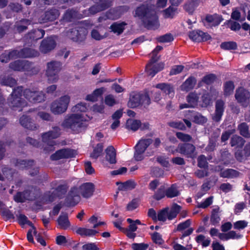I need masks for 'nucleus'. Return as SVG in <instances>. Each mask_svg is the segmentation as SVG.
Masks as SVG:
<instances>
[{"label": "nucleus", "mask_w": 250, "mask_h": 250, "mask_svg": "<svg viewBox=\"0 0 250 250\" xmlns=\"http://www.w3.org/2000/svg\"><path fill=\"white\" fill-rule=\"evenodd\" d=\"M1 85L9 86L11 87L15 86L17 84V81L11 76H7L3 78L1 81Z\"/></svg>", "instance_id": "obj_51"}, {"label": "nucleus", "mask_w": 250, "mask_h": 250, "mask_svg": "<svg viewBox=\"0 0 250 250\" xmlns=\"http://www.w3.org/2000/svg\"><path fill=\"white\" fill-rule=\"evenodd\" d=\"M181 208V206L176 203H173L170 208H169V210L167 211V219L172 220L175 219L180 212Z\"/></svg>", "instance_id": "obj_31"}, {"label": "nucleus", "mask_w": 250, "mask_h": 250, "mask_svg": "<svg viewBox=\"0 0 250 250\" xmlns=\"http://www.w3.org/2000/svg\"><path fill=\"white\" fill-rule=\"evenodd\" d=\"M165 197L166 193L164 186H161L153 195V198L156 201H160Z\"/></svg>", "instance_id": "obj_47"}, {"label": "nucleus", "mask_w": 250, "mask_h": 250, "mask_svg": "<svg viewBox=\"0 0 250 250\" xmlns=\"http://www.w3.org/2000/svg\"><path fill=\"white\" fill-rule=\"evenodd\" d=\"M134 17L141 20L144 27L147 30H155L159 26L158 17L152 6L148 3H142L137 6Z\"/></svg>", "instance_id": "obj_1"}, {"label": "nucleus", "mask_w": 250, "mask_h": 250, "mask_svg": "<svg viewBox=\"0 0 250 250\" xmlns=\"http://www.w3.org/2000/svg\"><path fill=\"white\" fill-rule=\"evenodd\" d=\"M57 222L60 226V228L64 230L67 229L70 226V223L67 214L63 215H60L57 220Z\"/></svg>", "instance_id": "obj_40"}, {"label": "nucleus", "mask_w": 250, "mask_h": 250, "mask_svg": "<svg viewBox=\"0 0 250 250\" xmlns=\"http://www.w3.org/2000/svg\"><path fill=\"white\" fill-rule=\"evenodd\" d=\"M220 208L219 207L212 209L210 217V222L212 226H218L221 220L219 215Z\"/></svg>", "instance_id": "obj_34"}, {"label": "nucleus", "mask_w": 250, "mask_h": 250, "mask_svg": "<svg viewBox=\"0 0 250 250\" xmlns=\"http://www.w3.org/2000/svg\"><path fill=\"white\" fill-rule=\"evenodd\" d=\"M153 140L150 138L143 139L139 141L134 146L133 158L136 161H141L145 158V152L147 148L152 143Z\"/></svg>", "instance_id": "obj_5"}, {"label": "nucleus", "mask_w": 250, "mask_h": 250, "mask_svg": "<svg viewBox=\"0 0 250 250\" xmlns=\"http://www.w3.org/2000/svg\"><path fill=\"white\" fill-rule=\"evenodd\" d=\"M24 60H16L10 62L9 67L10 69L17 71H21L23 70V64Z\"/></svg>", "instance_id": "obj_48"}, {"label": "nucleus", "mask_w": 250, "mask_h": 250, "mask_svg": "<svg viewBox=\"0 0 250 250\" xmlns=\"http://www.w3.org/2000/svg\"><path fill=\"white\" fill-rule=\"evenodd\" d=\"M20 58H27L36 57L39 55L38 51L30 48L25 47L20 50Z\"/></svg>", "instance_id": "obj_28"}, {"label": "nucleus", "mask_w": 250, "mask_h": 250, "mask_svg": "<svg viewBox=\"0 0 250 250\" xmlns=\"http://www.w3.org/2000/svg\"><path fill=\"white\" fill-rule=\"evenodd\" d=\"M221 49L225 50H236L237 48V43L235 42H224L220 44Z\"/></svg>", "instance_id": "obj_52"}, {"label": "nucleus", "mask_w": 250, "mask_h": 250, "mask_svg": "<svg viewBox=\"0 0 250 250\" xmlns=\"http://www.w3.org/2000/svg\"><path fill=\"white\" fill-rule=\"evenodd\" d=\"M80 200V196L78 194V188L72 187L68 191L64 199L65 206L67 207H74Z\"/></svg>", "instance_id": "obj_11"}, {"label": "nucleus", "mask_w": 250, "mask_h": 250, "mask_svg": "<svg viewBox=\"0 0 250 250\" xmlns=\"http://www.w3.org/2000/svg\"><path fill=\"white\" fill-rule=\"evenodd\" d=\"M209 234L211 237L214 238V237L218 238L222 241H228L229 240L240 239L243 237V235L240 233H237L234 230H231L227 233L220 232L219 230L216 228H210L209 231Z\"/></svg>", "instance_id": "obj_6"}, {"label": "nucleus", "mask_w": 250, "mask_h": 250, "mask_svg": "<svg viewBox=\"0 0 250 250\" xmlns=\"http://www.w3.org/2000/svg\"><path fill=\"white\" fill-rule=\"evenodd\" d=\"M68 189L67 183L63 181L62 184L59 185L54 188V191L57 194L58 198L61 199L66 194Z\"/></svg>", "instance_id": "obj_33"}, {"label": "nucleus", "mask_w": 250, "mask_h": 250, "mask_svg": "<svg viewBox=\"0 0 250 250\" xmlns=\"http://www.w3.org/2000/svg\"><path fill=\"white\" fill-rule=\"evenodd\" d=\"M87 34L85 28L78 26L70 29L67 32V36L72 41L79 44H83Z\"/></svg>", "instance_id": "obj_4"}, {"label": "nucleus", "mask_w": 250, "mask_h": 250, "mask_svg": "<svg viewBox=\"0 0 250 250\" xmlns=\"http://www.w3.org/2000/svg\"><path fill=\"white\" fill-rule=\"evenodd\" d=\"M225 109V103L222 99H218L216 101L215 104V111L212 115V120L218 123L222 120Z\"/></svg>", "instance_id": "obj_15"}, {"label": "nucleus", "mask_w": 250, "mask_h": 250, "mask_svg": "<svg viewBox=\"0 0 250 250\" xmlns=\"http://www.w3.org/2000/svg\"><path fill=\"white\" fill-rule=\"evenodd\" d=\"M245 142V140L242 137L234 135L231 138L230 144L231 146H236L237 148L241 149Z\"/></svg>", "instance_id": "obj_35"}, {"label": "nucleus", "mask_w": 250, "mask_h": 250, "mask_svg": "<svg viewBox=\"0 0 250 250\" xmlns=\"http://www.w3.org/2000/svg\"><path fill=\"white\" fill-rule=\"evenodd\" d=\"M198 97L194 93H190L187 97V102L192 107H195L197 104Z\"/></svg>", "instance_id": "obj_55"}, {"label": "nucleus", "mask_w": 250, "mask_h": 250, "mask_svg": "<svg viewBox=\"0 0 250 250\" xmlns=\"http://www.w3.org/2000/svg\"><path fill=\"white\" fill-rule=\"evenodd\" d=\"M208 163L206 157L204 155H200L197 159V166L200 168H206L208 167Z\"/></svg>", "instance_id": "obj_63"}, {"label": "nucleus", "mask_w": 250, "mask_h": 250, "mask_svg": "<svg viewBox=\"0 0 250 250\" xmlns=\"http://www.w3.org/2000/svg\"><path fill=\"white\" fill-rule=\"evenodd\" d=\"M240 172L232 168H227L220 173V176L224 178L233 179L239 177Z\"/></svg>", "instance_id": "obj_27"}, {"label": "nucleus", "mask_w": 250, "mask_h": 250, "mask_svg": "<svg viewBox=\"0 0 250 250\" xmlns=\"http://www.w3.org/2000/svg\"><path fill=\"white\" fill-rule=\"evenodd\" d=\"M105 159L110 164H115L116 163V152L114 147L110 146L105 149Z\"/></svg>", "instance_id": "obj_25"}, {"label": "nucleus", "mask_w": 250, "mask_h": 250, "mask_svg": "<svg viewBox=\"0 0 250 250\" xmlns=\"http://www.w3.org/2000/svg\"><path fill=\"white\" fill-rule=\"evenodd\" d=\"M156 87L160 89L166 95H169L171 93H174V90L172 85L170 84L166 83H158L156 85Z\"/></svg>", "instance_id": "obj_36"}, {"label": "nucleus", "mask_w": 250, "mask_h": 250, "mask_svg": "<svg viewBox=\"0 0 250 250\" xmlns=\"http://www.w3.org/2000/svg\"><path fill=\"white\" fill-rule=\"evenodd\" d=\"M20 123L23 127L29 130H34L37 129L36 124L28 116L23 115L21 117Z\"/></svg>", "instance_id": "obj_23"}, {"label": "nucleus", "mask_w": 250, "mask_h": 250, "mask_svg": "<svg viewBox=\"0 0 250 250\" xmlns=\"http://www.w3.org/2000/svg\"><path fill=\"white\" fill-rule=\"evenodd\" d=\"M222 15L215 14L213 15L208 14L205 17V20L208 23L211 27L218 26L223 21Z\"/></svg>", "instance_id": "obj_24"}, {"label": "nucleus", "mask_w": 250, "mask_h": 250, "mask_svg": "<svg viewBox=\"0 0 250 250\" xmlns=\"http://www.w3.org/2000/svg\"><path fill=\"white\" fill-rule=\"evenodd\" d=\"M77 16V12L73 9H67L63 14V19L67 21L70 22Z\"/></svg>", "instance_id": "obj_50"}, {"label": "nucleus", "mask_w": 250, "mask_h": 250, "mask_svg": "<svg viewBox=\"0 0 250 250\" xmlns=\"http://www.w3.org/2000/svg\"><path fill=\"white\" fill-rule=\"evenodd\" d=\"M151 103V100L147 93H141L133 92L130 95L127 106L131 108H134L144 105L147 107Z\"/></svg>", "instance_id": "obj_3"}, {"label": "nucleus", "mask_w": 250, "mask_h": 250, "mask_svg": "<svg viewBox=\"0 0 250 250\" xmlns=\"http://www.w3.org/2000/svg\"><path fill=\"white\" fill-rule=\"evenodd\" d=\"M218 136H211L208 141V143L205 148V150L207 152H212L217 146V142Z\"/></svg>", "instance_id": "obj_46"}, {"label": "nucleus", "mask_w": 250, "mask_h": 250, "mask_svg": "<svg viewBox=\"0 0 250 250\" xmlns=\"http://www.w3.org/2000/svg\"><path fill=\"white\" fill-rule=\"evenodd\" d=\"M235 86L233 81H228L224 83L223 86L224 95L229 96L231 95L234 89Z\"/></svg>", "instance_id": "obj_41"}, {"label": "nucleus", "mask_w": 250, "mask_h": 250, "mask_svg": "<svg viewBox=\"0 0 250 250\" xmlns=\"http://www.w3.org/2000/svg\"><path fill=\"white\" fill-rule=\"evenodd\" d=\"M196 82V79L194 77H189L182 84L181 89L187 92L190 91L194 87Z\"/></svg>", "instance_id": "obj_30"}, {"label": "nucleus", "mask_w": 250, "mask_h": 250, "mask_svg": "<svg viewBox=\"0 0 250 250\" xmlns=\"http://www.w3.org/2000/svg\"><path fill=\"white\" fill-rule=\"evenodd\" d=\"M131 247L133 250H146L149 247V245L144 243H134L131 244Z\"/></svg>", "instance_id": "obj_64"}, {"label": "nucleus", "mask_w": 250, "mask_h": 250, "mask_svg": "<svg viewBox=\"0 0 250 250\" xmlns=\"http://www.w3.org/2000/svg\"><path fill=\"white\" fill-rule=\"evenodd\" d=\"M126 25V23L124 21L121 23L114 22L110 25V28L114 33L120 35L124 32Z\"/></svg>", "instance_id": "obj_42"}, {"label": "nucleus", "mask_w": 250, "mask_h": 250, "mask_svg": "<svg viewBox=\"0 0 250 250\" xmlns=\"http://www.w3.org/2000/svg\"><path fill=\"white\" fill-rule=\"evenodd\" d=\"M238 130L241 135L246 138H250V132L249 131V126L245 122H243L238 125Z\"/></svg>", "instance_id": "obj_39"}, {"label": "nucleus", "mask_w": 250, "mask_h": 250, "mask_svg": "<svg viewBox=\"0 0 250 250\" xmlns=\"http://www.w3.org/2000/svg\"><path fill=\"white\" fill-rule=\"evenodd\" d=\"M141 125V121L132 119H128L127 120L125 124V128L128 130L136 131L139 128Z\"/></svg>", "instance_id": "obj_32"}, {"label": "nucleus", "mask_w": 250, "mask_h": 250, "mask_svg": "<svg viewBox=\"0 0 250 250\" xmlns=\"http://www.w3.org/2000/svg\"><path fill=\"white\" fill-rule=\"evenodd\" d=\"M166 197L167 198H173L180 195V191L178 189L177 185L172 184L169 187L166 189Z\"/></svg>", "instance_id": "obj_29"}, {"label": "nucleus", "mask_w": 250, "mask_h": 250, "mask_svg": "<svg viewBox=\"0 0 250 250\" xmlns=\"http://www.w3.org/2000/svg\"><path fill=\"white\" fill-rule=\"evenodd\" d=\"M248 222L246 220H239L233 223V226L235 229L242 230L248 226Z\"/></svg>", "instance_id": "obj_62"}, {"label": "nucleus", "mask_w": 250, "mask_h": 250, "mask_svg": "<svg viewBox=\"0 0 250 250\" xmlns=\"http://www.w3.org/2000/svg\"><path fill=\"white\" fill-rule=\"evenodd\" d=\"M62 125L72 130L75 133H78L82 129L86 127L87 125L84 122L83 117L81 114H71L67 115L62 123Z\"/></svg>", "instance_id": "obj_2"}, {"label": "nucleus", "mask_w": 250, "mask_h": 250, "mask_svg": "<svg viewBox=\"0 0 250 250\" xmlns=\"http://www.w3.org/2000/svg\"><path fill=\"white\" fill-rule=\"evenodd\" d=\"M136 183L133 180H129L124 183H121V185L118 187L120 190H126L128 189H133L135 188Z\"/></svg>", "instance_id": "obj_43"}, {"label": "nucleus", "mask_w": 250, "mask_h": 250, "mask_svg": "<svg viewBox=\"0 0 250 250\" xmlns=\"http://www.w3.org/2000/svg\"><path fill=\"white\" fill-rule=\"evenodd\" d=\"M176 151L188 158L194 159L196 156V147L193 144L190 143L179 144Z\"/></svg>", "instance_id": "obj_9"}, {"label": "nucleus", "mask_w": 250, "mask_h": 250, "mask_svg": "<svg viewBox=\"0 0 250 250\" xmlns=\"http://www.w3.org/2000/svg\"><path fill=\"white\" fill-rule=\"evenodd\" d=\"M112 0H98L97 3L103 11L110 7L112 5Z\"/></svg>", "instance_id": "obj_57"}, {"label": "nucleus", "mask_w": 250, "mask_h": 250, "mask_svg": "<svg viewBox=\"0 0 250 250\" xmlns=\"http://www.w3.org/2000/svg\"><path fill=\"white\" fill-rule=\"evenodd\" d=\"M156 40L159 42H169L174 40V38L171 34L167 33L157 37Z\"/></svg>", "instance_id": "obj_58"}, {"label": "nucleus", "mask_w": 250, "mask_h": 250, "mask_svg": "<svg viewBox=\"0 0 250 250\" xmlns=\"http://www.w3.org/2000/svg\"><path fill=\"white\" fill-rule=\"evenodd\" d=\"M30 191L25 189L22 192L18 191L14 196V200L17 203H23L25 199V195L29 194Z\"/></svg>", "instance_id": "obj_44"}, {"label": "nucleus", "mask_w": 250, "mask_h": 250, "mask_svg": "<svg viewBox=\"0 0 250 250\" xmlns=\"http://www.w3.org/2000/svg\"><path fill=\"white\" fill-rule=\"evenodd\" d=\"M151 238L154 243L159 246H162L165 243V241L162 238V235L156 231L151 234Z\"/></svg>", "instance_id": "obj_53"}, {"label": "nucleus", "mask_w": 250, "mask_h": 250, "mask_svg": "<svg viewBox=\"0 0 250 250\" xmlns=\"http://www.w3.org/2000/svg\"><path fill=\"white\" fill-rule=\"evenodd\" d=\"M217 77L216 75L213 73H210L207 74L204 76L202 80L198 83V86L200 87L202 86L201 83H204L207 85H210L214 83V82L216 80Z\"/></svg>", "instance_id": "obj_38"}, {"label": "nucleus", "mask_w": 250, "mask_h": 250, "mask_svg": "<svg viewBox=\"0 0 250 250\" xmlns=\"http://www.w3.org/2000/svg\"><path fill=\"white\" fill-rule=\"evenodd\" d=\"M62 64L60 62L52 61L47 63L46 75L49 83L56 82L59 77L58 73L62 68Z\"/></svg>", "instance_id": "obj_8"}, {"label": "nucleus", "mask_w": 250, "mask_h": 250, "mask_svg": "<svg viewBox=\"0 0 250 250\" xmlns=\"http://www.w3.org/2000/svg\"><path fill=\"white\" fill-rule=\"evenodd\" d=\"M202 106L203 107H207L212 103L211 98L209 93L203 94L201 97Z\"/></svg>", "instance_id": "obj_59"}, {"label": "nucleus", "mask_w": 250, "mask_h": 250, "mask_svg": "<svg viewBox=\"0 0 250 250\" xmlns=\"http://www.w3.org/2000/svg\"><path fill=\"white\" fill-rule=\"evenodd\" d=\"M169 210L168 207L165 208L158 212L157 220L162 222H165L167 219V211Z\"/></svg>", "instance_id": "obj_54"}, {"label": "nucleus", "mask_w": 250, "mask_h": 250, "mask_svg": "<svg viewBox=\"0 0 250 250\" xmlns=\"http://www.w3.org/2000/svg\"><path fill=\"white\" fill-rule=\"evenodd\" d=\"M70 102V97L64 95L54 101L51 104L50 109L55 115L61 114L66 111Z\"/></svg>", "instance_id": "obj_7"}, {"label": "nucleus", "mask_w": 250, "mask_h": 250, "mask_svg": "<svg viewBox=\"0 0 250 250\" xmlns=\"http://www.w3.org/2000/svg\"><path fill=\"white\" fill-rule=\"evenodd\" d=\"M177 8L171 6L164 10V16L165 18H173Z\"/></svg>", "instance_id": "obj_60"}, {"label": "nucleus", "mask_w": 250, "mask_h": 250, "mask_svg": "<svg viewBox=\"0 0 250 250\" xmlns=\"http://www.w3.org/2000/svg\"><path fill=\"white\" fill-rule=\"evenodd\" d=\"M95 190L94 184L91 182H86L81 185L78 188V193L86 199L90 198L93 195Z\"/></svg>", "instance_id": "obj_14"}, {"label": "nucleus", "mask_w": 250, "mask_h": 250, "mask_svg": "<svg viewBox=\"0 0 250 250\" xmlns=\"http://www.w3.org/2000/svg\"><path fill=\"white\" fill-rule=\"evenodd\" d=\"M45 34V31L42 29H34L25 35V40H28L29 42L37 41L42 39Z\"/></svg>", "instance_id": "obj_20"}, {"label": "nucleus", "mask_w": 250, "mask_h": 250, "mask_svg": "<svg viewBox=\"0 0 250 250\" xmlns=\"http://www.w3.org/2000/svg\"><path fill=\"white\" fill-rule=\"evenodd\" d=\"M42 142L48 146L49 150H53V147L56 145V143L49 133L48 132L43 133L42 135Z\"/></svg>", "instance_id": "obj_37"}, {"label": "nucleus", "mask_w": 250, "mask_h": 250, "mask_svg": "<svg viewBox=\"0 0 250 250\" xmlns=\"http://www.w3.org/2000/svg\"><path fill=\"white\" fill-rule=\"evenodd\" d=\"M195 240L198 244H201L203 248L208 247L211 242L210 238L206 239V236L203 234H199L195 238Z\"/></svg>", "instance_id": "obj_45"}, {"label": "nucleus", "mask_w": 250, "mask_h": 250, "mask_svg": "<svg viewBox=\"0 0 250 250\" xmlns=\"http://www.w3.org/2000/svg\"><path fill=\"white\" fill-rule=\"evenodd\" d=\"M56 46L55 40L51 37L43 39L40 47V51L43 53H47L54 49Z\"/></svg>", "instance_id": "obj_19"}, {"label": "nucleus", "mask_w": 250, "mask_h": 250, "mask_svg": "<svg viewBox=\"0 0 250 250\" xmlns=\"http://www.w3.org/2000/svg\"><path fill=\"white\" fill-rule=\"evenodd\" d=\"M59 15V10L55 8H52L45 11L44 14L41 17V19L42 22L53 21L56 20Z\"/></svg>", "instance_id": "obj_18"}, {"label": "nucleus", "mask_w": 250, "mask_h": 250, "mask_svg": "<svg viewBox=\"0 0 250 250\" xmlns=\"http://www.w3.org/2000/svg\"><path fill=\"white\" fill-rule=\"evenodd\" d=\"M188 36L192 41L197 42H206L211 39V37L209 34L200 30L190 31Z\"/></svg>", "instance_id": "obj_16"}, {"label": "nucleus", "mask_w": 250, "mask_h": 250, "mask_svg": "<svg viewBox=\"0 0 250 250\" xmlns=\"http://www.w3.org/2000/svg\"><path fill=\"white\" fill-rule=\"evenodd\" d=\"M176 136L181 141L188 143L192 141V138L191 135L183 133L182 132H177L176 133Z\"/></svg>", "instance_id": "obj_56"}, {"label": "nucleus", "mask_w": 250, "mask_h": 250, "mask_svg": "<svg viewBox=\"0 0 250 250\" xmlns=\"http://www.w3.org/2000/svg\"><path fill=\"white\" fill-rule=\"evenodd\" d=\"M191 224L190 219H188L184 222L179 223L177 228L174 230V232H182V234L180 236V239L183 240L185 237L191 235L194 229L193 228H189Z\"/></svg>", "instance_id": "obj_13"}, {"label": "nucleus", "mask_w": 250, "mask_h": 250, "mask_svg": "<svg viewBox=\"0 0 250 250\" xmlns=\"http://www.w3.org/2000/svg\"><path fill=\"white\" fill-rule=\"evenodd\" d=\"M76 151L70 148H62L57 150L50 156L52 161H57L62 159H69L75 157Z\"/></svg>", "instance_id": "obj_10"}, {"label": "nucleus", "mask_w": 250, "mask_h": 250, "mask_svg": "<svg viewBox=\"0 0 250 250\" xmlns=\"http://www.w3.org/2000/svg\"><path fill=\"white\" fill-rule=\"evenodd\" d=\"M22 66L23 70H22V72H25L28 75H35L39 71L38 67L34 66L33 63L28 61L24 60Z\"/></svg>", "instance_id": "obj_26"}, {"label": "nucleus", "mask_w": 250, "mask_h": 250, "mask_svg": "<svg viewBox=\"0 0 250 250\" xmlns=\"http://www.w3.org/2000/svg\"><path fill=\"white\" fill-rule=\"evenodd\" d=\"M7 104L12 110L21 111H22V107L24 106L25 102L22 98L10 96L7 99Z\"/></svg>", "instance_id": "obj_17"}, {"label": "nucleus", "mask_w": 250, "mask_h": 250, "mask_svg": "<svg viewBox=\"0 0 250 250\" xmlns=\"http://www.w3.org/2000/svg\"><path fill=\"white\" fill-rule=\"evenodd\" d=\"M104 145L103 143L97 144L94 148L93 152L90 154V157L95 159H97L103 151Z\"/></svg>", "instance_id": "obj_49"}, {"label": "nucleus", "mask_w": 250, "mask_h": 250, "mask_svg": "<svg viewBox=\"0 0 250 250\" xmlns=\"http://www.w3.org/2000/svg\"><path fill=\"white\" fill-rule=\"evenodd\" d=\"M31 21L28 19H22L17 21L14 25V30L18 33H21L28 29Z\"/></svg>", "instance_id": "obj_22"}, {"label": "nucleus", "mask_w": 250, "mask_h": 250, "mask_svg": "<svg viewBox=\"0 0 250 250\" xmlns=\"http://www.w3.org/2000/svg\"><path fill=\"white\" fill-rule=\"evenodd\" d=\"M235 98L242 106L246 107L250 98V92L242 87H239L235 91Z\"/></svg>", "instance_id": "obj_12"}, {"label": "nucleus", "mask_w": 250, "mask_h": 250, "mask_svg": "<svg viewBox=\"0 0 250 250\" xmlns=\"http://www.w3.org/2000/svg\"><path fill=\"white\" fill-rule=\"evenodd\" d=\"M35 165V161L34 160H22L16 159L15 166L20 169L28 170Z\"/></svg>", "instance_id": "obj_21"}, {"label": "nucleus", "mask_w": 250, "mask_h": 250, "mask_svg": "<svg viewBox=\"0 0 250 250\" xmlns=\"http://www.w3.org/2000/svg\"><path fill=\"white\" fill-rule=\"evenodd\" d=\"M46 98L45 94L42 92L37 91L34 97L32 103H39L45 101Z\"/></svg>", "instance_id": "obj_61"}]
</instances>
